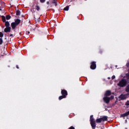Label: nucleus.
Listing matches in <instances>:
<instances>
[{
  "instance_id": "obj_1",
  "label": "nucleus",
  "mask_w": 129,
  "mask_h": 129,
  "mask_svg": "<svg viewBox=\"0 0 129 129\" xmlns=\"http://www.w3.org/2000/svg\"><path fill=\"white\" fill-rule=\"evenodd\" d=\"M20 23H21V20L20 19H17L15 20V22H13L11 23L12 28L13 29V30H15L17 26L20 24Z\"/></svg>"
},
{
  "instance_id": "obj_2",
  "label": "nucleus",
  "mask_w": 129,
  "mask_h": 129,
  "mask_svg": "<svg viewBox=\"0 0 129 129\" xmlns=\"http://www.w3.org/2000/svg\"><path fill=\"white\" fill-rule=\"evenodd\" d=\"M125 85H126V80L124 79H122L118 84V86H120V87H123Z\"/></svg>"
},
{
  "instance_id": "obj_3",
  "label": "nucleus",
  "mask_w": 129,
  "mask_h": 129,
  "mask_svg": "<svg viewBox=\"0 0 129 129\" xmlns=\"http://www.w3.org/2000/svg\"><path fill=\"white\" fill-rule=\"evenodd\" d=\"M127 98V95H121L119 96V98L122 100L123 99H126Z\"/></svg>"
},
{
  "instance_id": "obj_4",
  "label": "nucleus",
  "mask_w": 129,
  "mask_h": 129,
  "mask_svg": "<svg viewBox=\"0 0 129 129\" xmlns=\"http://www.w3.org/2000/svg\"><path fill=\"white\" fill-rule=\"evenodd\" d=\"M103 100L106 102V103H109V101L110 100V98L105 97L103 98Z\"/></svg>"
},
{
  "instance_id": "obj_5",
  "label": "nucleus",
  "mask_w": 129,
  "mask_h": 129,
  "mask_svg": "<svg viewBox=\"0 0 129 129\" xmlns=\"http://www.w3.org/2000/svg\"><path fill=\"white\" fill-rule=\"evenodd\" d=\"M95 68H96V64H95V62H92L91 63V69H95Z\"/></svg>"
},
{
  "instance_id": "obj_6",
  "label": "nucleus",
  "mask_w": 129,
  "mask_h": 129,
  "mask_svg": "<svg viewBox=\"0 0 129 129\" xmlns=\"http://www.w3.org/2000/svg\"><path fill=\"white\" fill-rule=\"evenodd\" d=\"M61 94L62 95V96H65V97H66V96L68 94L67 91L65 90H62L61 91Z\"/></svg>"
},
{
  "instance_id": "obj_7",
  "label": "nucleus",
  "mask_w": 129,
  "mask_h": 129,
  "mask_svg": "<svg viewBox=\"0 0 129 129\" xmlns=\"http://www.w3.org/2000/svg\"><path fill=\"white\" fill-rule=\"evenodd\" d=\"M129 115V111L125 113L120 115V117H125V116H127Z\"/></svg>"
},
{
  "instance_id": "obj_8",
  "label": "nucleus",
  "mask_w": 129,
  "mask_h": 129,
  "mask_svg": "<svg viewBox=\"0 0 129 129\" xmlns=\"http://www.w3.org/2000/svg\"><path fill=\"white\" fill-rule=\"evenodd\" d=\"M90 120V123H93L95 122V120H94V118H93V115H91Z\"/></svg>"
},
{
  "instance_id": "obj_9",
  "label": "nucleus",
  "mask_w": 129,
  "mask_h": 129,
  "mask_svg": "<svg viewBox=\"0 0 129 129\" xmlns=\"http://www.w3.org/2000/svg\"><path fill=\"white\" fill-rule=\"evenodd\" d=\"M4 31L5 33H10V32H11V27H6Z\"/></svg>"
},
{
  "instance_id": "obj_10",
  "label": "nucleus",
  "mask_w": 129,
  "mask_h": 129,
  "mask_svg": "<svg viewBox=\"0 0 129 129\" xmlns=\"http://www.w3.org/2000/svg\"><path fill=\"white\" fill-rule=\"evenodd\" d=\"M5 26L6 28H11V27H10V22H9V21L5 22Z\"/></svg>"
},
{
  "instance_id": "obj_11",
  "label": "nucleus",
  "mask_w": 129,
  "mask_h": 129,
  "mask_svg": "<svg viewBox=\"0 0 129 129\" xmlns=\"http://www.w3.org/2000/svg\"><path fill=\"white\" fill-rule=\"evenodd\" d=\"M111 94V92H110V91H107L106 92V93H105V95L106 96H109V95H110Z\"/></svg>"
},
{
  "instance_id": "obj_12",
  "label": "nucleus",
  "mask_w": 129,
  "mask_h": 129,
  "mask_svg": "<svg viewBox=\"0 0 129 129\" xmlns=\"http://www.w3.org/2000/svg\"><path fill=\"white\" fill-rule=\"evenodd\" d=\"M101 118H102V120H103V121H106V120H107L108 117L106 116H104Z\"/></svg>"
},
{
  "instance_id": "obj_13",
  "label": "nucleus",
  "mask_w": 129,
  "mask_h": 129,
  "mask_svg": "<svg viewBox=\"0 0 129 129\" xmlns=\"http://www.w3.org/2000/svg\"><path fill=\"white\" fill-rule=\"evenodd\" d=\"M91 126H92L93 129H95V126H96V125H95V122H94V123H91Z\"/></svg>"
},
{
  "instance_id": "obj_14",
  "label": "nucleus",
  "mask_w": 129,
  "mask_h": 129,
  "mask_svg": "<svg viewBox=\"0 0 129 129\" xmlns=\"http://www.w3.org/2000/svg\"><path fill=\"white\" fill-rule=\"evenodd\" d=\"M101 121H102V119L101 118H98L96 119V122L100 123V122H101Z\"/></svg>"
},
{
  "instance_id": "obj_15",
  "label": "nucleus",
  "mask_w": 129,
  "mask_h": 129,
  "mask_svg": "<svg viewBox=\"0 0 129 129\" xmlns=\"http://www.w3.org/2000/svg\"><path fill=\"white\" fill-rule=\"evenodd\" d=\"M2 21L4 23L6 22V17L4 16H2Z\"/></svg>"
},
{
  "instance_id": "obj_16",
  "label": "nucleus",
  "mask_w": 129,
  "mask_h": 129,
  "mask_svg": "<svg viewBox=\"0 0 129 129\" xmlns=\"http://www.w3.org/2000/svg\"><path fill=\"white\" fill-rule=\"evenodd\" d=\"M65 97H65V96H59V100H61V99H63V98H65Z\"/></svg>"
},
{
  "instance_id": "obj_17",
  "label": "nucleus",
  "mask_w": 129,
  "mask_h": 129,
  "mask_svg": "<svg viewBox=\"0 0 129 129\" xmlns=\"http://www.w3.org/2000/svg\"><path fill=\"white\" fill-rule=\"evenodd\" d=\"M11 17L10 15L6 16V20H9L11 19Z\"/></svg>"
},
{
  "instance_id": "obj_18",
  "label": "nucleus",
  "mask_w": 129,
  "mask_h": 129,
  "mask_svg": "<svg viewBox=\"0 0 129 129\" xmlns=\"http://www.w3.org/2000/svg\"><path fill=\"white\" fill-rule=\"evenodd\" d=\"M68 10H69V6H67L64 8V11H68Z\"/></svg>"
},
{
  "instance_id": "obj_19",
  "label": "nucleus",
  "mask_w": 129,
  "mask_h": 129,
  "mask_svg": "<svg viewBox=\"0 0 129 129\" xmlns=\"http://www.w3.org/2000/svg\"><path fill=\"white\" fill-rule=\"evenodd\" d=\"M20 11L17 10V11H16V15H17V16H20Z\"/></svg>"
},
{
  "instance_id": "obj_20",
  "label": "nucleus",
  "mask_w": 129,
  "mask_h": 129,
  "mask_svg": "<svg viewBox=\"0 0 129 129\" xmlns=\"http://www.w3.org/2000/svg\"><path fill=\"white\" fill-rule=\"evenodd\" d=\"M126 91L129 92V85L126 87Z\"/></svg>"
},
{
  "instance_id": "obj_21",
  "label": "nucleus",
  "mask_w": 129,
  "mask_h": 129,
  "mask_svg": "<svg viewBox=\"0 0 129 129\" xmlns=\"http://www.w3.org/2000/svg\"><path fill=\"white\" fill-rule=\"evenodd\" d=\"M36 10H37V11H40V7L38 6H36Z\"/></svg>"
},
{
  "instance_id": "obj_22",
  "label": "nucleus",
  "mask_w": 129,
  "mask_h": 129,
  "mask_svg": "<svg viewBox=\"0 0 129 129\" xmlns=\"http://www.w3.org/2000/svg\"><path fill=\"white\" fill-rule=\"evenodd\" d=\"M0 37L1 38H3V37H4V34H3L2 32H0Z\"/></svg>"
},
{
  "instance_id": "obj_23",
  "label": "nucleus",
  "mask_w": 129,
  "mask_h": 129,
  "mask_svg": "<svg viewBox=\"0 0 129 129\" xmlns=\"http://www.w3.org/2000/svg\"><path fill=\"white\" fill-rule=\"evenodd\" d=\"M3 44V39L0 38V45H2Z\"/></svg>"
},
{
  "instance_id": "obj_24",
  "label": "nucleus",
  "mask_w": 129,
  "mask_h": 129,
  "mask_svg": "<svg viewBox=\"0 0 129 129\" xmlns=\"http://www.w3.org/2000/svg\"><path fill=\"white\" fill-rule=\"evenodd\" d=\"M125 105H129V101H127L125 103Z\"/></svg>"
},
{
  "instance_id": "obj_25",
  "label": "nucleus",
  "mask_w": 129,
  "mask_h": 129,
  "mask_svg": "<svg viewBox=\"0 0 129 129\" xmlns=\"http://www.w3.org/2000/svg\"><path fill=\"white\" fill-rule=\"evenodd\" d=\"M45 0H40V3H45Z\"/></svg>"
},
{
  "instance_id": "obj_26",
  "label": "nucleus",
  "mask_w": 129,
  "mask_h": 129,
  "mask_svg": "<svg viewBox=\"0 0 129 129\" xmlns=\"http://www.w3.org/2000/svg\"><path fill=\"white\" fill-rule=\"evenodd\" d=\"M114 97H113V96H111L110 97V99H113Z\"/></svg>"
},
{
  "instance_id": "obj_27",
  "label": "nucleus",
  "mask_w": 129,
  "mask_h": 129,
  "mask_svg": "<svg viewBox=\"0 0 129 129\" xmlns=\"http://www.w3.org/2000/svg\"><path fill=\"white\" fill-rule=\"evenodd\" d=\"M69 129H75V128L73 126H71Z\"/></svg>"
},
{
  "instance_id": "obj_28",
  "label": "nucleus",
  "mask_w": 129,
  "mask_h": 129,
  "mask_svg": "<svg viewBox=\"0 0 129 129\" xmlns=\"http://www.w3.org/2000/svg\"><path fill=\"white\" fill-rule=\"evenodd\" d=\"M114 78H115V76H113L112 77V79H114Z\"/></svg>"
},
{
  "instance_id": "obj_29",
  "label": "nucleus",
  "mask_w": 129,
  "mask_h": 129,
  "mask_svg": "<svg viewBox=\"0 0 129 129\" xmlns=\"http://www.w3.org/2000/svg\"><path fill=\"white\" fill-rule=\"evenodd\" d=\"M53 3L55 4V6H57V4H56V2H55V1H54Z\"/></svg>"
},
{
  "instance_id": "obj_30",
  "label": "nucleus",
  "mask_w": 129,
  "mask_h": 129,
  "mask_svg": "<svg viewBox=\"0 0 129 129\" xmlns=\"http://www.w3.org/2000/svg\"><path fill=\"white\" fill-rule=\"evenodd\" d=\"M12 36H13V34L10 35V37H12Z\"/></svg>"
},
{
  "instance_id": "obj_31",
  "label": "nucleus",
  "mask_w": 129,
  "mask_h": 129,
  "mask_svg": "<svg viewBox=\"0 0 129 129\" xmlns=\"http://www.w3.org/2000/svg\"><path fill=\"white\" fill-rule=\"evenodd\" d=\"M17 68L18 69H19V67H18V66H17Z\"/></svg>"
},
{
  "instance_id": "obj_32",
  "label": "nucleus",
  "mask_w": 129,
  "mask_h": 129,
  "mask_svg": "<svg viewBox=\"0 0 129 129\" xmlns=\"http://www.w3.org/2000/svg\"><path fill=\"white\" fill-rule=\"evenodd\" d=\"M28 34H30V32H28Z\"/></svg>"
},
{
  "instance_id": "obj_33",
  "label": "nucleus",
  "mask_w": 129,
  "mask_h": 129,
  "mask_svg": "<svg viewBox=\"0 0 129 129\" xmlns=\"http://www.w3.org/2000/svg\"><path fill=\"white\" fill-rule=\"evenodd\" d=\"M108 79H110V78H108Z\"/></svg>"
},
{
  "instance_id": "obj_34",
  "label": "nucleus",
  "mask_w": 129,
  "mask_h": 129,
  "mask_svg": "<svg viewBox=\"0 0 129 129\" xmlns=\"http://www.w3.org/2000/svg\"><path fill=\"white\" fill-rule=\"evenodd\" d=\"M47 4H49V2H47Z\"/></svg>"
}]
</instances>
